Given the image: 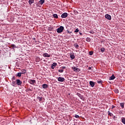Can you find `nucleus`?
<instances>
[{
    "label": "nucleus",
    "instance_id": "nucleus-1",
    "mask_svg": "<svg viewBox=\"0 0 125 125\" xmlns=\"http://www.w3.org/2000/svg\"><path fill=\"white\" fill-rule=\"evenodd\" d=\"M63 30H64V27L61 26L59 28H58L57 29V33H62Z\"/></svg>",
    "mask_w": 125,
    "mask_h": 125
},
{
    "label": "nucleus",
    "instance_id": "nucleus-2",
    "mask_svg": "<svg viewBox=\"0 0 125 125\" xmlns=\"http://www.w3.org/2000/svg\"><path fill=\"white\" fill-rule=\"evenodd\" d=\"M12 80V85H13V86H15V85H16V80H15V77H13Z\"/></svg>",
    "mask_w": 125,
    "mask_h": 125
},
{
    "label": "nucleus",
    "instance_id": "nucleus-3",
    "mask_svg": "<svg viewBox=\"0 0 125 125\" xmlns=\"http://www.w3.org/2000/svg\"><path fill=\"white\" fill-rule=\"evenodd\" d=\"M72 69L73 70V71H74V72H80V71H81V69H80V68H77L75 66L72 67Z\"/></svg>",
    "mask_w": 125,
    "mask_h": 125
},
{
    "label": "nucleus",
    "instance_id": "nucleus-4",
    "mask_svg": "<svg viewBox=\"0 0 125 125\" xmlns=\"http://www.w3.org/2000/svg\"><path fill=\"white\" fill-rule=\"evenodd\" d=\"M105 18H106V19H107V20H112V17H111V16H110V15L109 14H106L105 15Z\"/></svg>",
    "mask_w": 125,
    "mask_h": 125
},
{
    "label": "nucleus",
    "instance_id": "nucleus-5",
    "mask_svg": "<svg viewBox=\"0 0 125 125\" xmlns=\"http://www.w3.org/2000/svg\"><path fill=\"white\" fill-rule=\"evenodd\" d=\"M16 84H17V85H21V84H22V81H21V80L17 79L16 80Z\"/></svg>",
    "mask_w": 125,
    "mask_h": 125
},
{
    "label": "nucleus",
    "instance_id": "nucleus-6",
    "mask_svg": "<svg viewBox=\"0 0 125 125\" xmlns=\"http://www.w3.org/2000/svg\"><path fill=\"white\" fill-rule=\"evenodd\" d=\"M58 82H63L64 81H65V79L63 77H59L58 78Z\"/></svg>",
    "mask_w": 125,
    "mask_h": 125
},
{
    "label": "nucleus",
    "instance_id": "nucleus-7",
    "mask_svg": "<svg viewBox=\"0 0 125 125\" xmlns=\"http://www.w3.org/2000/svg\"><path fill=\"white\" fill-rule=\"evenodd\" d=\"M68 16V13H63L61 17L62 18H66Z\"/></svg>",
    "mask_w": 125,
    "mask_h": 125
},
{
    "label": "nucleus",
    "instance_id": "nucleus-8",
    "mask_svg": "<svg viewBox=\"0 0 125 125\" xmlns=\"http://www.w3.org/2000/svg\"><path fill=\"white\" fill-rule=\"evenodd\" d=\"M57 65V63L54 62L53 63V64L51 65V68H52V69H54V68H55L56 67Z\"/></svg>",
    "mask_w": 125,
    "mask_h": 125
},
{
    "label": "nucleus",
    "instance_id": "nucleus-9",
    "mask_svg": "<svg viewBox=\"0 0 125 125\" xmlns=\"http://www.w3.org/2000/svg\"><path fill=\"white\" fill-rule=\"evenodd\" d=\"M29 83H31V84H35V83H36V80H31L29 81Z\"/></svg>",
    "mask_w": 125,
    "mask_h": 125
},
{
    "label": "nucleus",
    "instance_id": "nucleus-10",
    "mask_svg": "<svg viewBox=\"0 0 125 125\" xmlns=\"http://www.w3.org/2000/svg\"><path fill=\"white\" fill-rule=\"evenodd\" d=\"M89 83L92 87H93L94 85H95V83H94V82L93 81H90Z\"/></svg>",
    "mask_w": 125,
    "mask_h": 125
},
{
    "label": "nucleus",
    "instance_id": "nucleus-11",
    "mask_svg": "<svg viewBox=\"0 0 125 125\" xmlns=\"http://www.w3.org/2000/svg\"><path fill=\"white\" fill-rule=\"evenodd\" d=\"M21 72L22 75H25L27 73V70L26 69H21Z\"/></svg>",
    "mask_w": 125,
    "mask_h": 125
},
{
    "label": "nucleus",
    "instance_id": "nucleus-12",
    "mask_svg": "<svg viewBox=\"0 0 125 125\" xmlns=\"http://www.w3.org/2000/svg\"><path fill=\"white\" fill-rule=\"evenodd\" d=\"M43 57H50L49 54H48L47 53H45L43 54Z\"/></svg>",
    "mask_w": 125,
    "mask_h": 125
},
{
    "label": "nucleus",
    "instance_id": "nucleus-13",
    "mask_svg": "<svg viewBox=\"0 0 125 125\" xmlns=\"http://www.w3.org/2000/svg\"><path fill=\"white\" fill-rule=\"evenodd\" d=\"M115 79H116V77H115V75H114V74H113V75L109 78V80H112V81H113V80H115Z\"/></svg>",
    "mask_w": 125,
    "mask_h": 125
},
{
    "label": "nucleus",
    "instance_id": "nucleus-14",
    "mask_svg": "<svg viewBox=\"0 0 125 125\" xmlns=\"http://www.w3.org/2000/svg\"><path fill=\"white\" fill-rule=\"evenodd\" d=\"M53 17L56 19H58V15L57 14H54L53 15Z\"/></svg>",
    "mask_w": 125,
    "mask_h": 125
},
{
    "label": "nucleus",
    "instance_id": "nucleus-15",
    "mask_svg": "<svg viewBox=\"0 0 125 125\" xmlns=\"http://www.w3.org/2000/svg\"><path fill=\"white\" fill-rule=\"evenodd\" d=\"M42 88H47V87H48L47 84H43L42 85Z\"/></svg>",
    "mask_w": 125,
    "mask_h": 125
},
{
    "label": "nucleus",
    "instance_id": "nucleus-16",
    "mask_svg": "<svg viewBox=\"0 0 125 125\" xmlns=\"http://www.w3.org/2000/svg\"><path fill=\"white\" fill-rule=\"evenodd\" d=\"M37 100H39V101H40V102H41V101H42V98L41 97H37Z\"/></svg>",
    "mask_w": 125,
    "mask_h": 125
},
{
    "label": "nucleus",
    "instance_id": "nucleus-17",
    "mask_svg": "<svg viewBox=\"0 0 125 125\" xmlns=\"http://www.w3.org/2000/svg\"><path fill=\"white\" fill-rule=\"evenodd\" d=\"M39 3H40V4H41V5H42V4L44 3V0H40Z\"/></svg>",
    "mask_w": 125,
    "mask_h": 125
},
{
    "label": "nucleus",
    "instance_id": "nucleus-18",
    "mask_svg": "<svg viewBox=\"0 0 125 125\" xmlns=\"http://www.w3.org/2000/svg\"><path fill=\"white\" fill-rule=\"evenodd\" d=\"M120 106L123 109H124V108H125V104L124 103H120Z\"/></svg>",
    "mask_w": 125,
    "mask_h": 125
},
{
    "label": "nucleus",
    "instance_id": "nucleus-19",
    "mask_svg": "<svg viewBox=\"0 0 125 125\" xmlns=\"http://www.w3.org/2000/svg\"><path fill=\"white\" fill-rule=\"evenodd\" d=\"M70 57L72 59H75L76 57L75 56V55H70Z\"/></svg>",
    "mask_w": 125,
    "mask_h": 125
},
{
    "label": "nucleus",
    "instance_id": "nucleus-20",
    "mask_svg": "<svg viewBox=\"0 0 125 125\" xmlns=\"http://www.w3.org/2000/svg\"><path fill=\"white\" fill-rule=\"evenodd\" d=\"M28 2H29V4L31 5V4H32V3H34V0H29L28 1Z\"/></svg>",
    "mask_w": 125,
    "mask_h": 125
},
{
    "label": "nucleus",
    "instance_id": "nucleus-21",
    "mask_svg": "<svg viewBox=\"0 0 125 125\" xmlns=\"http://www.w3.org/2000/svg\"><path fill=\"white\" fill-rule=\"evenodd\" d=\"M86 42H90L91 39H90V38L87 37L86 39Z\"/></svg>",
    "mask_w": 125,
    "mask_h": 125
},
{
    "label": "nucleus",
    "instance_id": "nucleus-22",
    "mask_svg": "<svg viewBox=\"0 0 125 125\" xmlns=\"http://www.w3.org/2000/svg\"><path fill=\"white\" fill-rule=\"evenodd\" d=\"M22 73L21 72H19L17 74V77H21Z\"/></svg>",
    "mask_w": 125,
    "mask_h": 125
},
{
    "label": "nucleus",
    "instance_id": "nucleus-23",
    "mask_svg": "<svg viewBox=\"0 0 125 125\" xmlns=\"http://www.w3.org/2000/svg\"><path fill=\"white\" fill-rule=\"evenodd\" d=\"M74 46L75 47V48H76L77 49H78L79 48V44L75 43L74 44Z\"/></svg>",
    "mask_w": 125,
    "mask_h": 125
},
{
    "label": "nucleus",
    "instance_id": "nucleus-24",
    "mask_svg": "<svg viewBox=\"0 0 125 125\" xmlns=\"http://www.w3.org/2000/svg\"><path fill=\"white\" fill-rule=\"evenodd\" d=\"M114 92L115 93H119V89H114Z\"/></svg>",
    "mask_w": 125,
    "mask_h": 125
},
{
    "label": "nucleus",
    "instance_id": "nucleus-25",
    "mask_svg": "<svg viewBox=\"0 0 125 125\" xmlns=\"http://www.w3.org/2000/svg\"><path fill=\"white\" fill-rule=\"evenodd\" d=\"M108 116H110V117H112V116H113V114L112 113L110 112V111H108Z\"/></svg>",
    "mask_w": 125,
    "mask_h": 125
},
{
    "label": "nucleus",
    "instance_id": "nucleus-26",
    "mask_svg": "<svg viewBox=\"0 0 125 125\" xmlns=\"http://www.w3.org/2000/svg\"><path fill=\"white\" fill-rule=\"evenodd\" d=\"M101 52H104V51H105V48H102L101 49Z\"/></svg>",
    "mask_w": 125,
    "mask_h": 125
},
{
    "label": "nucleus",
    "instance_id": "nucleus-27",
    "mask_svg": "<svg viewBox=\"0 0 125 125\" xmlns=\"http://www.w3.org/2000/svg\"><path fill=\"white\" fill-rule=\"evenodd\" d=\"M58 72H59V73H63V72H64V70L63 69H59L58 70Z\"/></svg>",
    "mask_w": 125,
    "mask_h": 125
},
{
    "label": "nucleus",
    "instance_id": "nucleus-28",
    "mask_svg": "<svg viewBox=\"0 0 125 125\" xmlns=\"http://www.w3.org/2000/svg\"><path fill=\"white\" fill-rule=\"evenodd\" d=\"M122 122L123 124H124V125H125V118L122 119Z\"/></svg>",
    "mask_w": 125,
    "mask_h": 125
},
{
    "label": "nucleus",
    "instance_id": "nucleus-29",
    "mask_svg": "<svg viewBox=\"0 0 125 125\" xmlns=\"http://www.w3.org/2000/svg\"><path fill=\"white\" fill-rule=\"evenodd\" d=\"M79 96L80 98H81V99H83V96H82V95L81 94H79Z\"/></svg>",
    "mask_w": 125,
    "mask_h": 125
},
{
    "label": "nucleus",
    "instance_id": "nucleus-30",
    "mask_svg": "<svg viewBox=\"0 0 125 125\" xmlns=\"http://www.w3.org/2000/svg\"><path fill=\"white\" fill-rule=\"evenodd\" d=\"M79 29L78 28H77L75 31H74V33H79Z\"/></svg>",
    "mask_w": 125,
    "mask_h": 125
},
{
    "label": "nucleus",
    "instance_id": "nucleus-31",
    "mask_svg": "<svg viewBox=\"0 0 125 125\" xmlns=\"http://www.w3.org/2000/svg\"><path fill=\"white\" fill-rule=\"evenodd\" d=\"M75 118H76V119H78V118H80V116L77 114H75Z\"/></svg>",
    "mask_w": 125,
    "mask_h": 125
},
{
    "label": "nucleus",
    "instance_id": "nucleus-32",
    "mask_svg": "<svg viewBox=\"0 0 125 125\" xmlns=\"http://www.w3.org/2000/svg\"><path fill=\"white\" fill-rule=\"evenodd\" d=\"M93 54V51H90L89 52V55H92Z\"/></svg>",
    "mask_w": 125,
    "mask_h": 125
},
{
    "label": "nucleus",
    "instance_id": "nucleus-33",
    "mask_svg": "<svg viewBox=\"0 0 125 125\" xmlns=\"http://www.w3.org/2000/svg\"><path fill=\"white\" fill-rule=\"evenodd\" d=\"M98 83H102V81H99L97 82Z\"/></svg>",
    "mask_w": 125,
    "mask_h": 125
},
{
    "label": "nucleus",
    "instance_id": "nucleus-34",
    "mask_svg": "<svg viewBox=\"0 0 125 125\" xmlns=\"http://www.w3.org/2000/svg\"><path fill=\"white\" fill-rule=\"evenodd\" d=\"M61 68L62 69V70H64V69H65L66 68V67L65 66H62L61 67Z\"/></svg>",
    "mask_w": 125,
    "mask_h": 125
},
{
    "label": "nucleus",
    "instance_id": "nucleus-35",
    "mask_svg": "<svg viewBox=\"0 0 125 125\" xmlns=\"http://www.w3.org/2000/svg\"><path fill=\"white\" fill-rule=\"evenodd\" d=\"M91 69V67L89 66L88 68V70H90Z\"/></svg>",
    "mask_w": 125,
    "mask_h": 125
},
{
    "label": "nucleus",
    "instance_id": "nucleus-36",
    "mask_svg": "<svg viewBox=\"0 0 125 125\" xmlns=\"http://www.w3.org/2000/svg\"><path fill=\"white\" fill-rule=\"evenodd\" d=\"M114 108H115V106L114 105H112V109H114Z\"/></svg>",
    "mask_w": 125,
    "mask_h": 125
},
{
    "label": "nucleus",
    "instance_id": "nucleus-37",
    "mask_svg": "<svg viewBox=\"0 0 125 125\" xmlns=\"http://www.w3.org/2000/svg\"><path fill=\"white\" fill-rule=\"evenodd\" d=\"M33 40L34 41H36V38H33Z\"/></svg>",
    "mask_w": 125,
    "mask_h": 125
},
{
    "label": "nucleus",
    "instance_id": "nucleus-38",
    "mask_svg": "<svg viewBox=\"0 0 125 125\" xmlns=\"http://www.w3.org/2000/svg\"><path fill=\"white\" fill-rule=\"evenodd\" d=\"M109 1H110V2H113V0H109Z\"/></svg>",
    "mask_w": 125,
    "mask_h": 125
},
{
    "label": "nucleus",
    "instance_id": "nucleus-39",
    "mask_svg": "<svg viewBox=\"0 0 125 125\" xmlns=\"http://www.w3.org/2000/svg\"><path fill=\"white\" fill-rule=\"evenodd\" d=\"M68 33H70V34H71V33H72V32H68Z\"/></svg>",
    "mask_w": 125,
    "mask_h": 125
}]
</instances>
